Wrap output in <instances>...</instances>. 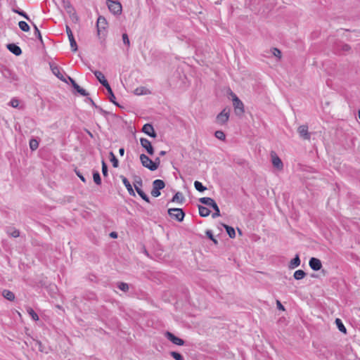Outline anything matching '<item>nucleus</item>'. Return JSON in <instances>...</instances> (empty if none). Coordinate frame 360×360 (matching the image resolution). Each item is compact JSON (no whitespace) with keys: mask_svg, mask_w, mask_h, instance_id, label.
I'll use <instances>...</instances> for the list:
<instances>
[{"mask_svg":"<svg viewBox=\"0 0 360 360\" xmlns=\"http://www.w3.org/2000/svg\"><path fill=\"white\" fill-rule=\"evenodd\" d=\"M199 201L208 207H212V209L214 210V212L212 214V217L213 218H216L217 217L220 216V210L219 208L216 203V202L211 198L208 197H203L200 198L199 199Z\"/></svg>","mask_w":360,"mask_h":360,"instance_id":"f257e3e1","label":"nucleus"},{"mask_svg":"<svg viewBox=\"0 0 360 360\" xmlns=\"http://www.w3.org/2000/svg\"><path fill=\"white\" fill-rule=\"evenodd\" d=\"M62 6L64 8L67 13L73 22H77L79 18L73 6L69 0H62Z\"/></svg>","mask_w":360,"mask_h":360,"instance_id":"f03ea898","label":"nucleus"},{"mask_svg":"<svg viewBox=\"0 0 360 360\" xmlns=\"http://www.w3.org/2000/svg\"><path fill=\"white\" fill-rule=\"evenodd\" d=\"M233 100V105L234 107L235 113L236 115H242L244 113V105L238 97L233 92L231 93Z\"/></svg>","mask_w":360,"mask_h":360,"instance_id":"7ed1b4c3","label":"nucleus"},{"mask_svg":"<svg viewBox=\"0 0 360 360\" xmlns=\"http://www.w3.org/2000/svg\"><path fill=\"white\" fill-rule=\"evenodd\" d=\"M167 212L171 218L179 222H181L185 217V212L181 208H169Z\"/></svg>","mask_w":360,"mask_h":360,"instance_id":"20e7f679","label":"nucleus"},{"mask_svg":"<svg viewBox=\"0 0 360 360\" xmlns=\"http://www.w3.org/2000/svg\"><path fill=\"white\" fill-rule=\"evenodd\" d=\"M165 186V182L161 179H156L153 182V189L151 195L153 197H158L160 195V190L163 189Z\"/></svg>","mask_w":360,"mask_h":360,"instance_id":"39448f33","label":"nucleus"},{"mask_svg":"<svg viewBox=\"0 0 360 360\" xmlns=\"http://www.w3.org/2000/svg\"><path fill=\"white\" fill-rule=\"evenodd\" d=\"M107 5L110 11L114 15H120L122 13V5L120 2L112 0H107Z\"/></svg>","mask_w":360,"mask_h":360,"instance_id":"423d86ee","label":"nucleus"},{"mask_svg":"<svg viewBox=\"0 0 360 360\" xmlns=\"http://www.w3.org/2000/svg\"><path fill=\"white\" fill-rule=\"evenodd\" d=\"M108 22L103 16H99L96 22L97 34L98 36L104 34L107 28Z\"/></svg>","mask_w":360,"mask_h":360,"instance_id":"0eeeda50","label":"nucleus"},{"mask_svg":"<svg viewBox=\"0 0 360 360\" xmlns=\"http://www.w3.org/2000/svg\"><path fill=\"white\" fill-rule=\"evenodd\" d=\"M140 160L142 165L150 171H155L157 169V166L153 164V160H150L146 155L141 154L140 155Z\"/></svg>","mask_w":360,"mask_h":360,"instance_id":"6e6552de","label":"nucleus"},{"mask_svg":"<svg viewBox=\"0 0 360 360\" xmlns=\"http://www.w3.org/2000/svg\"><path fill=\"white\" fill-rule=\"evenodd\" d=\"M229 110L224 109L216 117V122L220 125L226 123L229 118Z\"/></svg>","mask_w":360,"mask_h":360,"instance_id":"1a4fd4ad","label":"nucleus"},{"mask_svg":"<svg viewBox=\"0 0 360 360\" xmlns=\"http://www.w3.org/2000/svg\"><path fill=\"white\" fill-rule=\"evenodd\" d=\"M65 30H66V33L68 34V39L70 41L71 49L73 52H75L77 51V45L76 41L74 38L72 32L68 25H66Z\"/></svg>","mask_w":360,"mask_h":360,"instance_id":"9d476101","label":"nucleus"},{"mask_svg":"<svg viewBox=\"0 0 360 360\" xmlns=\"http://www.w3.org/2000/svg\"><path fill=\"white\" fill-rule=\"evenodd\" d=\"M140 143L141 146L146 149L149 155H153L154 154V148L149 140L146 138H141Z\"/></svg>","mask_w":360,"mask_h":360,"instance_id":"9b49d317","label":"nucleus"},{"mask_svg":"<svg viewBox=\"0 0 360 360\" xmlns=\"http://www.w3.org/2000/svg\"><path fill=\"white\" fill-rule=\"evenodd\" d=\"M165 337L171 341L173 344L176 345H184V340L175 336L173 333L167 331L165 334Z\"/></svg>","mask_w":360,"mask_h":360,"instance_id":"f8f14e48","label":"nucleus"},{"mask_svg":"<svg viewBox=\"0 0 360 360\" xmlns=\"http://www.w3.org/2000/svg\"><path fill=\"white\" fill-rule=\"evenodd\" d=\"M297 132L300 136L304 140H309L311 134L308 131L307 125H301L297 129Z\"/></svg>","mask_w":360,"mask_h":360,"instance_id":"ddd939ff","label":"nucleus"},{"mask_svg":"<svg viewBox=\"0 0 360 360\" xmlns=\"http://www.w3.org/2000/svg\"><path fill=\"white\" fill-rule=\"evenodd\" d=\"M271 162L272 165L274 167L278 169H282L283 167V164L281 160V158L276 155V153L274 151L271 153Z\"/></svg>","mask_w":360,"mask_h":360,"instance_id":"4468645a","label":"nucleus"},{"mask_svg":"<svg viewBox=\"0 0 360 360\" xmlns=\"http://www.w3.org/2000/svg\"><path fill=\"white\" fill-rule=\"evenodd\" d=\"M142 131L150 137L155 138L157 136V133L151 124H145L142 128Z\"/></svg>","mask_w":360,"mask_h":360,"instance_id":"2eb2a0df","label":"nucleus"},{"mask_svg":"<svg viewBox=\"0 0 360 360\" xmlns=\"http://www.w3.org/2000/svg\"><path fill=\"white\" fill-rule=\"evenodd\" d=\"M309 265L314 271H319L322 268L321 260L316 257H311L309 259Z\"/></svg>","mask_w":360,"mask_h":360,"instance_id":"dca6fc26","label":"nucleus"},{"mask_svg":"<svg viewBox=\"0 0 360 360\" xmlns=\"http://www.w3.org/2000/svg\"><path fill=\"white\" fill-rule=\"evenodd\" d=\"M96 79L99 81V82L106 87L108 85H109L108 81L106 80L104 75L98 70H95L93 72Z\"/></svg>","mask_w":360,"mask_h":360,"instance_id":"f3484780","label":"nucleus"},{"mask_svg":"<svg viewBox=\"0 0 360 360\" xmlns=\"http://www.w3.org/2000/svg\"><path fill=\"white\" fill-rule=\"evenodd\" d=\"M7 49L14 55L18 56L21 55L22 50L18 45L15 44H7Z\"/></svg>","mask_w":360,"mask_h":360,"instance_id":"a211bd4d","label":"nucleus"},{"mask_svg":"<svg viewBox=\"0 0 360 360\" xmlns=\"http://www.w3.org/2000/svg\"><path fill=\"white\" fill-rule=\"evenodd\" d=\"M120 178L122 181L123 184L125 186L127 190L128 191L129 195L135 196L134 189L128 179L124 176H121Z\"/></svg>","mask_w":360,"mask_h":360,"instance_id":"6ab92c4d","label":"nucleus"},{"mask_svg":"<svg viewBox=\"0 0 360 360\" xmlns=\"http://www.w3.org/2000/svg\"><path fill=\"white\" fill-rule=\"evenodd\" d=\"M300 265V259L298 254L290 262L288 267L293 269Z\"/></svg>","mask_w":360,"mask_h":360,"instance_id":"aec40b11","label":"nucleus"},{"mask_svg":"<svg viewBox=\"0 0 360 360\" xmlns=\"http://www.w3.org/2000/svg\"><path fill=\"white\" fill-rule=\"evenodd\" d=\"M185 198L183 194L181 192H177L174 194L172 199V202H176L182 204L184 201Z\"/></svg>","mask_w":360,"mask_h":360,"instance_id":"412c9836","label":"nucleus"},{"mask_svg":"<svg viewBox=\"0 0 360 360\" xmlns=\"http://www.w3.org/2000/svg\"><path fill=\"white\" fill-rule=\"evenodd\" d=\"M198 210L199 214L202 217H207L210 214V210L207 207L202 205H198Z\"/></svg>","mask_w":360,"mask_h":360,"instance_id":"4be33fe9","label":"nucleus"},{"mask_svg":"<svg viewBox=\"0 0 360 360\" xmlns=\"http://www.w3.org/2000/svg\"><path fill=\"white\" fill-rule=\"evenodd\" d=\"M106 89L108 91V98L110 100V102H112V103H114L115 105H119L117 103H116L115 101V96L112 92V90L110 87V85H108L106 87Z\"/></svg>","mask_w":360,"mask_h":360,"instance_id":"5701e85b","label":"nucleus"},{"mask_svg":"<svg viewBox=\"0 0 360 360\" xmlns=\"http://www.w3.org/2000/svg\"><path fill=\"white\" fill-rule=\"evenodd\" d=\"M4 297L9 301H13L15 299V295L13 292L8 290H4L2 292Z\"/></svg>","mask_w":360,"mask_h":360,"instance_id":"b1692460","label":"nucleus"},{"mask_svg":"<svg viewBox=\"0 0 360 360\" xmlns=\"http://www.w3.org/2000/svg\"><path fill=\"white\" fill-rule=\"evenodd\" d=\"M224 227L225 228L229 236L231 238H234L236 237V232L233 227L228 226L226 224H223Z\"/></svg>","mask_w":360,"mask_h":360,"instance_id":"393cba45","label":"nucleus"},{"mask_svg":"<svg viewBox=\"0 0 360 360\" xmlns=\"http://www.w3.org/2000/svg\"><path fill=\"white\" fill-rule=\"evenodd\" d=\"M305 276H306V273L303 270H301V269L295 271L293 274V277L296 280H301V279L304 278L305 277Z\"/></svg>","mask_w":360,"mask_h":360,"instance_id":"a878e982","label":"nucleus"},{"mask_svg":"<svg viewBox=\"0 0 360 360\" xmlns=\"http://www.w3.org/2000/svg\"><path fill=\"white\" fill-rule=\"evenodd\" d=\"M148 92V90L144 86L138 87L134 90V94L138 96L147 94Z\"/></svg>","mask_w":360,"mask_h":360,"instance_id":"bb28decb","label":"nucleus"},{"mask_svg":"<svg viewBox=\"0 0 360 360\" xmlns=\"http://www.w3.org/2000/svg\"><path fill=\"white\" fill-rule=\"evenodd\" d=\"M93 179L94 181L97 185H101V178L100 176V174L98 171H94L93 172Z\"/></svg>","mask_w":360,"mask_h":360,"instance_id":"cd10ccee","label":"nucleus"},{"mask_svg":"<svg viewBox=\"0 0 360 360\" xmlns=\"http://www.w3.org/2000/svg\"><path fill=\"white\" fill-rule=\"evenodd\" d=\"M136 192L143 200L148 203L150 202V199L148 196L142 191L141 188H136Z\"/></svg>","mask_w":360,"mask_h":360,"instance_id":"c85d7f7f","label":"nucleus"},{"mask_svg":"<svg viewBox=\"0 0 360 360\" xmlns=\"http://www.w3.org/2000/svg\"><path fill=\"white\" fill-rule=\"evenodd\" d=\"M30 23L32 25V26H33V27L34 29V35H35V37L37 39H39L41 43H43L42 37H41V32H40L39 30L38 29L37 25L32 21Z\"/></svg>","mask_w":360,"mask_h":360,"instance_id":"c756f323","label":"nucleus"},{"mask_svg":"<svg viewBox=\"0 0 360 360\" xmlns=\"http://www.w3.org/2000/svg\"><path fill=\"white\" fill-rule=\"evenodd\" d=\"M194 187L195 188L200 191V192H203L205 191V190H207V188L205 186H204L201 182L198 181H195L194 182Z\"/></svg>","mask_w":360,"mask_h":360,"instance_id":"7c9ffc66","label":"nucleus"},{"mask_svg":"<svg viewBox=\"0 0 360 360\" xmlns=\"http://www.w3.org/2000/svg\"><path fill=\"white\" fill-rule=\"evenodd\" d=\"M19 27L23 32H29L30 26L25 21H20L18 22Z\"/></svg>","mask_w":360,"mask_h":360,"instance_id":"2f4dec72","label":"nucleus"},{"mask_svg":"<svg viewBox=\"0 0 360 360\" xmlns=\"http://www.w3.org/2000/svg\"><path fill=\"white\" fill-rule=\"evenodd\" d=\"M53 73L60 79L65 81V79H63V75L60 72V70L58 67H52L51 68Z\"/></svg>","mask_w":360,"mask_h":360,"instance_id":"473e14b6","label":"nucleus"},{"mask_svg":"<svg viewBox=\"0 0 360 360\" xmlns=\"http://www.w3.org/2000/svg\"><path fill=\"white\" fill-rule=\"evenodd\" d=\"M27 313L30 314V316L32 317V319L34 321L39 320V316L32 309L31 307H27Z\"/></svg>","mask_w":360,"mask_h":360,"instance_id":"72a5a7b5","label":"nucleus"},{"mask_svg":"<svg viewBox=\"0 0 360 360\" xmlns=\"http://www.w3.org/2000/svg\"><path fill=\"white\" fill-rule=\"evenodd\" d=\"M142 185H143V183H142L141 178L140 176H136L134 179V186L135 190L136 191V188H141Z\"/></svg>","mask_w":360,"mask_h":360,"instance_id":"f704fd0d","label":"nucleus"},{"mask_svg":"<svg viewBox=\"0 0 360 360\" xmlns=\"http://www.w3.org/2000/svg\"><path fill=\"white\" fill-rule=\"evenodd\" d=\"M336 325L338 328V329L342 332L346 333V328L345 327L344 324L342 323V321L340 319H336L335 320Z\"/></svg>","mask_w":360,"mask_h":360,"instance_id":"c9c22d12","label":"nucleus"},{"mask_svg":"<svg viewBox=\"0 0 360 360\" xmlns=\"http://www.w3.org/2000/svg\"><path fill=\"white\" fill-rule=\"evenodd\" d=\"M13 11L14 13H16L19 15H20L21 16L24 17L26 20H27L30 22H32V20H30V17L27 15V14L24 12L23 11H20V10H18V9H13Z\"/></svg>","mask_w":360,"mask_h":360,"instance_id":"e433bc0d","label":"nucleus"},{"mask_svg":"<svg viewBox=\"0 0 360 360\" xmlns=\"http://www.w3.org/2000/svg\"><path fill=\"white\" fill-rule=\"evenodd\" d=\"M39 146V142L34 139H32L30 141V148L32 150H36Z\"/></svg>","mask_w":360,"mask_h":360,"instance_id":"4c0bfd02","label":"nucleus"},{"mask_svg":"<svg viewBox=\"0 0 360 360\" xmlns=\"http://www.w3.org/2000/svg\"><path fill=\"white\" fill-rule=\"evenodd\" d=\"M117 288L122 291L127 292L129 290V285L126 283L120 282L117 283Z\"/></svg>","mask_w":360,"mask_h":360,"instance_id":"58836bf2","label":"nucleus"},{"mask_svg":"<svg viewBox=\"0 0 360 360\" xmlns=\"http://www.w3.org/2000/svg\"><path fill=\"white\" fill-rule=\"evenodd\" d=\"M110 161H111V162L112 164V166L114 167H118V160L115 156V155L113 154L112 152L110 153Z\"/></svg>","mask_w":360,"mask_h":360,"instance_id":"ea45409f","label":"nucleus"},{"mask_svg":"<svg viewBox=\"0 0 360 360\" xmlns=\"http://www.w3.org/2000/svg\"><path fill=\"white\" fill-rule=\"evenodd\" d=\"M214 136L217 139L221 140V141L225 140V138H226L224 133L220 130L216 131L214 133Z\"/></svg>","mask_w":360,"mask_h":360,"instance_id":"a19ab883","label":"nucleus"},{"mask_svg":"<svg viewBox=\"0 0 360 360\" xmlns=\"http://www.w3.org/2000/svg\"><path fill=\"white\" fill-rule=\"evenodd\" d=\"M170 355L175 359V360H184V356L179 352H171Z\"/></svg>","mask_w":360,"mask_h":360,"instance_id":"79ce46f5","label":"nucleus"},{"mask_svg":"<svg viewBox=\"0 0 360 360\" xmlns=\"http://www.w3.org/2000/svg\"><path fill=\"white\" fill-rule=\"evenodd\" d=\"M205 233H206V236H207V238H209L210 240H212L214 244H218V241L217 239L214 238V237L212 234V231L211 230H207Z\"/></svg>","mask_w":360,"mask_h":360,"instance_id":"37998d69","label":"nucleus"},{"mask_svg":"<svg viewBox=\"0 0 360 360\" xmlns=\"http://www.w3.org/2000/svg\"><path fill=\"white\" fill-rule=\"evenodd\" d=\"M122 41H123V43L127 46V47H129L130 46V41L129 39V37H128V35L127 33H124L122 34Z\"/></svg>","mask_w":360,"mask_h":360,"instance_id":"c03bdc74","label":"nucleus"},{"mask_svg":"<svg viewBox=\"0 0 360 360\" xmlns=\"http://www.w3.org/2000/svg\"><path fill=\"white\" fill-rule=\"evenodd\" d=\"M272 54L278 58H281V51L277 48H273L271 50Z\"/></svg>","mask_w":360,"mask_h":360,"instance_id":"a18cd8bd","label":"nucleus"},{"mask_svg":"<svg viewBox=\"0 0 360 360\" xmlns=\"http://www.w3.org/2000/svg\"><path fill=\"white\" fill-rule=\"evenodd\" d=\"M102 173L104 176L108 175V166L104 160L102 161Z\"/></svg>","mask_w":360,"mask_h":360,"instance_id":"49530a36","label":"nucleus"},{"mask_svg":"<svg viewBox=\"0 0 360 360\" xmlns=\"http://www.w3.org/2000/svg\"><path fill=\"white\" fill-rule=\"evenodd\" d=\"M10 105L13 107V108H18V105H19V101L16 98H13L11 101H10Z\"/></svg>","mask_w":360,"mask_h":360,"instance_id":"de8ad7c7","label":"nucleus"},{"mask_svg":"<svg viewBox=\"0 0 360 360\" xmlns=\"http://www.w3.org/2000/svg\"><path fill=\"white\" fill-rule=\"evenodd\" d=\"M76 91L82 96H86L89 95V93L80 86Z\"/></svg>","mask_w":360,"mask_h":360,"instance_id":"09e8293b","label":"nucleus"},{"mask_svg":"<svg viewBox=\"0 0 360 360\" xmlns=\"http://www.w3.org/2000/svg\"><path fill=\"white\" fill-rule=\"evenodd\" d=\"M68 79L70 81L71 84H72V87L77 90V89H79V86L76 83V82L72 79L70 77H68Z\"/></svg>","mask_w":360,"mask_h":360,"instance_id":"8fccbe9b","label":"nucleus"},{"mask_svg":"<svg viewBox=\"0 0 360 360\" xmlns=\"http://www.w3.org/2000/svg\"><path fill=\"white\" fill-rule=\"evenodd\" d=\"M76 174L77 176L84 182L86 183V179L84 177V176L81 174L79 171L75 170Z\"/></svg>","mask_w":360,"mask_h":360,"instance_id":"3c124183","label":"nucleus"},{"mask_svg":"<svg viewBox=\"0 0 360 360\" xmlns=\"http://www.w3.org/2000/svg\"><path fill=\"white\" fill-rule=\"evenodd\" d=\"M35 344L40 352H44L43 345L41 341L37 340Z\"/></svg>","mask_w":360,"mask_h":360,"instance_id":"603ef678","label":"nucleus"},{"mask_svg":"<svg viewBox=\"0 0 360 360\" xmlns=\"http://www.w3.org/2000/svg\"><path fill=\"white\" fill-rule=\"evenodd\" d=\"M350 49H351V47L348 44H345L342 46V50L344 51H349Z\"/></svg>","mask_w":360,"mask_h":360,"instance_id":"864d4df0","label":"nucleus"},{"mask_svg":"<svg viewBox=\"0 0 360 360\" xmlns=\"http://www.w3.org/2000/svg\"><path fill=\"white\" fill-rule=\"evenodd\" d=\"M276 305H277V308L278 309L282 310V311L285 310L284 307L283 306V304L281 303L280 301H278V300L276 301Z\"/></svg>","mask_w":360,"mask_h":360,"instance_id":"5fc2aeb1","label":"nucleus"},{"mask_svg":"<svg viewBox=\"0 0 360 360\" xmlns=\"http://www.w3.org/2000/svg\"><path fill=\"white\" fill-rule=\"evenodd\" d=\"M153 164L157 166V169L158 168L160 164V158H156L154 161H153Z\"/></svg>","mask_w":360,"mask_h":360,"instance_id":"6e6d98bb","label":"nucleus"},{"mask_svg":"<svg viewBox=\"0 0 360 360\" xmlns=\"http://www.w3.org/2000/svg\"><path fill=\"white\" fill-rule=\"evenodd\" d=\"M96 109H97V110H98V111H99L102 115H107V114H108V112H107L105 110H104L103 109H102L101 107H99V106H98V105H97V106H96Z\"/></svg>","mask_w":360,"mask_h":360,"instance_id":"4d7b16f0","label":"nucleus"},{"mask_svg":"<svg viewBox=\"0 0 360 360\" xmlns=\"http://www.w3.org/2000/svg\"><path fill=\"white\" fill-rule=\"evenodd\" d=\"M11 234L13 237L17 238L20 236V232L18 230H14Z\"/></svg>","mask_w":360,"mask_h":360,"instance_id":"13d9d810","label":"nucleus"},{"mask_svg":"<svg viewBox=\"0 0 360 360\" xmlns=\"http://www.w3.org/2000/svg\"><path fill=\"white\" fill-rule=\"evenodd\" d=\"M110 236L112 238H117V233L113 231L110 233Z\"/></svg>","mask_w":360,"mask_h":360,"instance_id":"bf43d9fd","label":"nucleus"},{"mask_svg":"<svg viewBox=\"0 0 360 360\" xmlns=\"http://www.w3.org/2000/svg\"><path fill=\"white\" fill-rule=\"evenodd\" d=\"M87 100L91 103V104L92 105V106H94L95 108H96V106H97L96 105V103L94 102V101L91 98H87Z\"/></svg>","mask_w":360,"mask_h":360,"instance_id":"052dcab7","label":"nucleus"},{"mask_svg":"<svg viewBox=\"0 0 360 360\" xmlns=\"http://www.w3.org/2000/svg\"><path fill=\"white\" fill-rule=\"evenodd\" d=\"M119 153H120V155H124V149L123 148H120Z\"/></svg>","mask_w":360,"mask_h":360,"instance_id":"680f3d73","label":"nucleus"},{"mask_svg":"<svg viewBox=\"0 0 360 360\" xmlns=\"http://www.w3.org/2000/svg\"><path fill=\"white\" fill-rule=\"evenodd\" d=\"M166 154V152L165 150H161L159 153L160 155L163 156Z\"/></svg>","mask_w":360,"mask_h":360,"instance_id":"e2e57ef3","label":"nucleus"},{"mask_svg":"<svg viewBox=\"0 0 360 360\" xmlns=\"http://www.w3.org/2000/svg\"><path fill=\"white\" fill-rule=\"evenodd\" d=\"M87 132L91 137H93V134L89 131H88Z\"/></svg>","mask_w":360,"mask_h":360,"instance_id":"0e129e2a","label":"nucleus"},{"mask_svg":"<svg viewBox=\"0 0 360 360\" xmlns=\"http://www.w3.org/2000/svg\"><path fill=\"white\" fill-rule=\"evenodd\" d=\"M358 115H359V118L360 119V110H359V111H358Z\"/></svg>","mask_w":360,"mask_h":360,"instance_id":"69168bd1","label":"nucleus"},{"mask_svg":"<svg viewBox=\"0 0 360 360\" xmlns=\"http://www.w3.org/2000/svg\"><path fill=\"white\" fill-rule=\"evenodd\" d=\"M238 232L240 234H242L241 231L238 229Z\"/></svg>","mask_w":360,"mask_h":360,"instance_id":"338daca9","label":"nucleus"}]
</instances>
